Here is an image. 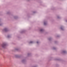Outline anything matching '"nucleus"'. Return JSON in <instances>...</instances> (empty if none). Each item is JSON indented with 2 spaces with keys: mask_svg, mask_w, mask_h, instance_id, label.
<instances>
[{
  "mask_svg": "<svg viewBox=\"0 0 67 67\" xmlns=\"http://www.w3.org/2000/svg\"><path fill=\"white\" fill-rule=\"evenodd\" d=\"M7 44L5 43H3L1 45V47H0V49L1 50H2V48H5L7 47Z\"/></svg>",
  "mask_w": 67,
  "mask_h": 67,
  "instance_id": "nucleus-1",
  "label": "nucleus"
},
{
  "mask_svg": "<svg viewBox=\"0 0 67 67\" xmlns=\"http://www.w3.org/2000/svg\"><path fill=\"white\" fill-rule=\"evenodd\" d=\"M9 31V29L7 28H4L2 30L3 32H8Z\"/></svg>",
  "mask_w": 67,
  "mask_h": 67,
  "instance_id": "nucleus-2",
  "label": "nucleus"
},
{
  "mask_svg": "<svg viewBox=\"0 0 67 67\" xmlns=\"http://www.w3.org/2000/svg\"><path fill=\"white\" fill-rule=\"evenodd\" d=\"M21 63L23 64H26V59H23L21 61Z\"/></svg>",
  "mask_w": 67,
  "mask_h": 67,
  "instance_id": "nucleus-3",
  "label": "nucleus"
},
{
  "mask_svg": "<svg viewBox=\"0 0 67 67\" xmlns=\"http://www.w3.org/2000/svg\"><path fill=\"white\" fill-rule=\"evenodd\" d=\"M60 29L62 31H64L65 30V27L63 26H61Z\"/></svg>",
  "mask_w": 67,
  "mask_h": 67,
  "instance_id": "nucleus-4",
  "label": "nucleus"
},
{
  "mask_svg": "<svg viewBox=\"0 0 67 67\" xmlns=\"http://www.w3.org/2000/svg\"><path fill=\"white\" fill-rule=\"evenodd\" d=\"M15 57H16V58H21V55H15Z\"/></svg>",
  "mask_w": 67,
  "mask_h": 67,
  "instance_id": "nucleus-5",
  "label": "nucleus"
},
{
  "mask_svg": "<svg viewBox=\"0 0 67 67\" xmlns=\"http://www.w3.org/2000/svg\"><path fill=\"white\" fill-rule=\"evenodd\" d=\"M40 32H41V33H42L43 32H44V30L43 29H41L40 30Z\"/></svg>",
  "mask_w": 67,
  "mask_h": 67,
  "instance_id": "nucleus-6",
  "label": "nucleus"
},
{
  "mask_svg": "<svg viewBox=\"0 0 67 67\" xmlns=\"http://www.w3.org/2000/svg\"><path fill=\"white\" fill-rule=\"evenodd\" d=\"M25 30H23L20 32V33L21 34L24 33H25Z\"/></svg>",
  "mask_w": 67,
  "mask_h": 67,
  "instance_id": "nucleus-7",
  "label": "nucleus"
},
{
  "mask_svg": "<svg viewBox=\"0 0 67 67\" xmlns=\"http://www.w3.org/2000/svg\"><path fill=\"white\" fill-rule=\"evenodd\" d=\"M44 25H46L47 24V21H44Z\"/></svg>",
  "mask_w": 67,
  "mask_h": 67,
  "instance_id": "nucleus-8",
  "label": "nucleus"
},
{
  "mask_svg": "<svg viewBox=\"0 0 67 67\" xmlns=\"http://www.w3.org/2000/svg\"><path fill=\"white\" fill-rule=\"evenodd\" d=\"M61 53L62 54H65L66 53V51H63L61 52Z\"/></svg>",
  "mask_w": 67,
  "mask_h": 67,
  "instance_id": "nucleus-9",
  "label": "nucleus"
},
{
  "mask_svg": "<svg viewBox=\"0 0 67 67\" xmlns=\"http://www.w3.org/2000/svg\"><path fill=\"white\" fill-rule=\"evenodd\" d=\"M7 14H8V15H10L11 14V13L10 12H7Z\"/></svg>",
  "mask_w": 67,
  "mask_h": 67,
  "instance_id": "nucleus-10",
  "label": "nucleus"
},
{
  "mask_svg": "<svg viewBox=\"0 0 67 67\" xmlns=\"http://www.w3.org/2000/svg\"><path fill=\"white\" fill-rule=\"evenodd\" d=\"M14 18L15 19H17L18 18V17L17 16H14Z\"/></svg>",
  "mask_w": 67,
  "mask_h": 67,
  "instance_id": "nucleus-11",
  "label": "nucleus"
},
{
  "mask_svg": "<svg viewBox=\"0 0 67 67\" xmlns=\"http://www.w3.org/2000/svg\"><path fill=\"white\" fill-rule=\"evenodd\" d=\"M31 55V53H28V55H27L28 57H29Z\"/></svg>",
  "mask_w": 67,
  "mask_h": 67,
  "instance_id": "nucleus-12",
  "label": "nucleus"
},
{
  "mask_svg": "<svg viewBox=\"0 0 67 67\" xmlns=\"http://www.w3.org/2000/svg\"><path fill=\"white\" fill-rule=\"evenodd\" d=\"M7 37L8 38H9L11 37V36L10 35H8L7 36Z\"/></svg>",
  "mask_w": 67,
  "mask_h": 67,
  "instance_id": "nucleus-13",
  "label": "nucleus"
},
{
  "mask_svg": "<svg viewBox=\"0 0 67 67\" xmlns=\"http://www.w3.org/2000/svg\"><path fill=\"white\" fill-rule=\"evenodd\" d=\"M48 40L49 41H51V40H52V38L51 37H50L48 39Z\"/></svg>",
  "mask_w": 67,
  "mask_h": 67,
  "instance_id": "nucleus-14",
  "label": "nucleus"
},
{
  "mask_svg": "<svg viewBox=\"0 0 67 67\" xmlns=\"http://www.w3.org/2000/svg\"><path fill=\"white\" fill-rule=\"evenodd\" d=\"M2 25V23H1V19H0V26H1Z\"/></svg>",
  "mask_w": 67,
  "mask_h": 67,
  "instance_id": "nucleus-15",
  "label": "nucleus"
},
{
  "mask_svg": "<svg viewBox=\"0 0 67 67\" xmlns=\"http://www.w3.org/2000/svg\"><path fill=\"white\" fill-rule=\"evenodd\" d=\"M15 50L16 51H19V49L18 48H15Z\"/></svg>",
  "mask_w": 67,
  "mask_h": 67,
  "instance_id": "nucleus-16",
  "label": "nucleus"
},
{
  "mask_svg": "<svg viewBox=\"0 0 67 67\" xmlns=\"http://www.w3.org/2000/svg\"><path fill=\"white\" fill-rule=\"evenodd\" d=\"M33 43V42L32 41H30L29 43V44H32Z\"/></svg>",
  "mask_w": 67,
  "mask_h": 67,
  "instance_id": "nucleus-17",
  "label": "nucleus"
},
{
  "mask_svg": "<svg viewBox=\"0 0 67 67\" xmlns=\"http://www.w3.org/2000/svg\"><path fill=\"white\" fill-rule=\"evenodd\" d=\"M57 18L58 19H59L61 18V17H60L59 16H57Z\"/></svg>",
  "mask_w": 67,
  "mask_h": 67,
  "instance_id": "nucleus-18",
  "label": "nucleus"
},
{
  "mask_svg": "<svg viewBox=\"0 0 67 67\" xmlns=\"http://www.w3.org/2000/svg\"><path fill=\"white\" fill-rule=\"evenodd\" d=\"M53 50H56V48L55 47H53Z\"/></svg>",
  "mask_w": 67,
  "mask_h": 67,
  "instance_id": "nucleus-19",
  "label": "nucleus"
},
{
  "mask_svg": "<svg viewBox=\"0 0 67 67\" xmlns=\"http://www.w3.org/2000/svg\"><path fill=\"white\" fill-rule=\"evenodd\" d=\"M54 43L55 44H57V43H58V42L57 41H55L54 42Z\"/></svg>",
  "mask_w": 67,
  "mask_h": 67,
  "instance_id": "nucleus-20",
  "label": "nucleus"
},
{
  "mask_svg": "<svg viewBox=\"0 0 67 67\" xmlns=\"http://www.w3.org/2000/svg\"><path fill=\"white\" fill-rule=\"evenodd\" d=\"M60 36L59 35H58L57 36V37H60Z\"/></svg>",
  "mask_w": 67,
  "mask_h": 67,
  "instance_id": "nucleus-21",
  "label": "nucleus"
},
{
  "mask_svg": "<svg viewBox=\"0 0 67 67\" xmlns=\"http://www.w3.org/2000/svg\"><path fill=\"white\" fill-rule=\"evenodd\" d=\"M36 13V11L34 12H33V13Z\"/></svg>",
  "mask_w": 67,
  "mask_h": 67,
  "instance_id": "nucleus-22",
  "label": "nucleus"
},
{
  "mask_svg": "<svg viewBox=\"0 0 67 67\" xmlns=\"http://www.w3.org/2000/svg\"><path fill=\"white\" fill-rule=\"evenodd\" d=\"M56 67H58V66H59V65H58V64H57L56 65Z\"/></svg>",
  "mask_w": 67,
  "mask_h": 67,
  "instance_id": "nucleus-23",
  "label": "nucleus"
},
{
  "mask_svg": "<svg viewBox=\"0 0 67 67\" xmlns=\"http://www.w3.org/2000/svg\"><path fill=\"white\" fill-rule=\"evenodd\" d=\"M57 60H60V59H57Z\"/></svg>",
  "mask_w": 67,
  "mask_h": 67,
  "instance_id": "nucleus-24",
  "label": "nucleus"
},
{
  "mask_svg": "<svg viewBox=\"0 0 67 67\" xmlns=\"http://www.w3.org/2000/svg\"><path fill=\"white\" fill-rule=\"evenodd\" d=\"M39 42H38V41H37V44H38V43H39Z\"/></svg>",
  "mask_w": 67,
  "mask_h": 67,
  "instance_id": "nucleus-25",
  "label": "nucleus"
},
{
  "mask_svg": "<svg viewBox=\"0 0 67 67\" xmlns=\"http://www.w3.org/2000/svg\"><path fill=\"white\" fill-rule=\"evenodd\" d=\"M65 22H67V20H65Z\"/></svg>",
  "mask_w": 67,
  "mask_h": 67,
  "instance_id": "nucleus-26",
  "label": "nucleus"
},
{
  "mask_svg": "<svg viewBox=\"0 0 67 67\" xmlns=\"http://www.w3.org/2000/svg\"><path fill=\"white\" fill-rule=\"evenodd\" d=\"M28 1H29L30 0H27Z\"/></svg>",
  "mask_w": 67,
  "mask_h": 67,
  "instance_id": "nucleus-27",
  "label": "nucleus"
},
{
  "mask_svg": "<svg viewBox=\"0 0 67 67\" xmlns=\"http://www.w3.org/2000/svg\"><path fill=\"white\" fill-rule=\"evenodd\" d=\"M18 37V38H19V37Z\"/></svg>",
  "mask_w": 67,
  "mask_h": 67,
  "instance_id": "nucleus-28",
  "label": "nucleus"
}]
</instances>
